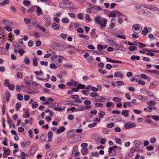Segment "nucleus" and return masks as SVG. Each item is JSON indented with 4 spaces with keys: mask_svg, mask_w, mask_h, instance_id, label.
<instances>
[{
    "mask_svg": "<svg viewBox=\"0 0 159 159\" xmlns=\"http://www.w3.org/2000/svg\"><path fill=\"white\" fill-rule=\"evenodd\" d=\"M95 22L99 25L102 29H104L106 25L107 20L105 18H102L101 16H98L94 18Z\"/></svg>",
    "mask_w": 159,
    "mask_h": 159,
    "instance_id": "obj_1",
    "label": "nucleus"
},
{
    "mask_svg": "<svg viewBox=\"0 0 159 159\" xmlns=\"http://www.w3.org/2000/svg\"><path fill=\"white\" fill-rule=\"evenodd\" d=\"M134 30L133 31L136 34L139 33L141 30L142 28L141 25L138 24H135L133 25Z\"/></svg>",
    "mask_w": 159,
    "mask_h": 159,
    "instance_id": "obj_2",
    "label": "nucleus"
},
{
    "mask_svg": "<svg viewBox=\"0 0 159 159\" xmlns=\"http://www.w3.org/2000/svg\"><path fill=\"white\" fill-rule=\"evenodd\" d=\"M69 0H63V2H61L59 5V7L61 8H66L68 4Z\"/></svg>",
    "mask_w": 159,
    "mask_h": 159,
    "instance_id": "obj_3",
    "label": "nucleus"
},
{
    "mask_svg": "<svg viewBox=\"0 0 159 159\" xmlns=\"http://www.w3.org/2000/svg\"><path fill=\"white\" fill-rule=\"evenodd\" d=\"M108 152L111 156H115L116 154V150L111 147H110L109 148Z\"/></svg>",
    "mask_w": 159,
    "mask_h": 159,
    "instance_id": "obj_4",
    "label": "nucleus"
},
{
    "mask_svg": "<svg viewBox=\"0 0 159 159\" xmlns=\"http://www.w3.org/2000/svg\"><path fill=\"white\" fill-rule=\"evenodd\" d=\"M145 92L148 94V95L149 97L153 98L154 100H156V101H159V100L155 96L154 93L153 92H149L148 91H146Z\"/></svg>",
    "mask_w": 159,
    "mask_h": 159,
    "instance_id": "obj_5",
    "label": "nucleus"
},
{
    "mask_svg": "<svg viewBox=\"0 0 159 159\" xmlns=\"http://www.w3.org/2000/svg\"><path fill=\"white\" fill-rule=\"evenodd\" d=\"M135 126V124L134 123H132L130 124L129 123H127L125 124V129H127L134 127Z\"/></svg>",
    "mask_w": 159,
    "mask_h": 159,
    "instance_id": "obj_6",
    "label": "nucleus"
},
{
    "mask_svg": "<svg viewBox=\"0 0 159 159\" xmlns=\"http://www.w3.org/2000/svg\"><path fill=\"white\" fill-rule=\"evenodd\" d=\"M155 100H151L148 102L147 104L150 107L154 106L157 104Z\"/></svg>",
    "mask_w": 159,
    "mask_h": 159,
    "instance_id": "obj_7",
    "label": "nucleus"
},
{
    "mask_svg": "<svg viewBox=\"0 0 159 159\" xmlns=\"http://www.w3.org/2000/svg\"><path fill=\"white\" fill-rule=\"evenodd\" d=\"M46 22L45 24L46 27H48L50 26L51 24V20L50 17H46L45 18Z\"/></svg>",
    "mask_w": 159,
    "mask_h": 159,
    "instance_id": "obj_8",
    "label": "nucleus"
},
{
    "mask_svg": "<svg viewBox=\"0 0 159 159\" xmlns=\"http://www.w3.org/2000/svg\"><path fill=\"white\" fill-rule=\"evenodd\" d=\"M114 75L115 77H119L122 78L123 75L121 72L118 71L115 73Z\"/></svg>",
    "mask_w": 159,
    "mask_h": 159,
    "instance_id": "obj_9",
    "label": "nucleus"
},
{
    "mask_svg": "<svg viewBox=\"0 0 159 159\" xmlns=\"http://www.w3.org/2000/svg\"><path fill=\"white\" fill-rule=\"evenodd\" d=\"M156 107H154L152 108L150 107H149L145 108L144 109V111L146 112H151L152 111V109L155 110L156 109Z\"/></svg>",
    "mask_w": 159,
    "mask_h": 159,
    "instance_id": "obj_10",
    "label": "nucleus"
},
{
    "mask_svg": "<svg viewBox=\"0 0 159 159\" xmlns=\"http://www.w3.org/2000/svg\"><path fill=\"white\" fill-rule=\"evenodd\" d=\"M65 129V128L63 126H61L57 130V133H60L63 132Z\"/></svg>",
    "mask_w": 159,
    "mask_h": 159,
    "instance_id": "obj_11",
    "label": "nucleus"
},
{
    "mask_svg": "<svg viewBox=\"0 0 159 159\" xmlns=\"http://www.w3.org/2000/svg\"><path fill=\"white\" fill-rule=\"evenodd\" d=\"M37 11V15L39 16L41 15L42 13V11L40 7H38Z\"/></svg>",
    "mask_w": 159,
    "mask_h": 159,
    "instance_id": "obj_12",
    "label": "nucleus"
},
{
    "mask_svg": "<svg viewBox=\"0 0 159 159\" xmlns=\"http://www.w3.org/2000/svg\"><path fill=\"white\" fill-rule=\"evenodd\" d=\"M66 107H64L63 108H60L58 107H54V109L56 111H61L65 110Z\"/></svg>",
    "mask_w": 159,
    "mask_h": 159,
    "instance_id": "obj_13",
    "label": "nucleus"
},
{
    "mask_svg": "<svg viewBox=\"0 0 159 159\" xmlns=\"http://www.w3.org/2000/svg\"><path fill=\"white\" fill-rule=\"evenodd\" d=\"M53 134L52 132L51 131H49L48 132V141H50L51 140L52 138Z\"/></svg>",
    "mask_w": 159,
    "mask_h": 159,
    "instance_id": "obj_14",
    "label": "nucleus"
},
{
    "mask_svg": "<svg viewBox=\"0 0 159 159\" xmlns=\"http://www.w3.org/2000/svg\"><path fill=\"white\" fill-rule=\"evenodd\" d=\"M88 149L86 148H83L81 149V152L82 154L84 155H86L88 153Z\"/></svg>",
    "mask_w": 159,
    "mask_h": 159,
    "instance_id": "obj_15",
    "label": "nucleus"
},
{
    "mask_svg": "<svg viewBox=\"0 0 159 159\" xmlns=\"http://www.w3.org/2000/svg\"><path fill=\"white\" fill-rule=\"evenodd\" d=\"M52 27L55 30H58L59 29V27L58 25L55 23L52 24Z\"/></svg>",
    "mask_w": 159,
    "mask_h": 159,
    "instance_id": "obj_16",
    "label": "nucleus"
},
{
    "mask_svg": "<svg viewBox=\"0 0 159 159\" xmlns=\"http://www.w3.org/2000/svg\"><path fill=\"white\" fill-rule=\"evenodd\" d=\"M129 110H124L122 111V114L125 117H127L129 115Z\"/></svg>",
    "mask_w": 159,
    "mask_h": 159,
    "instance_id": "obj_17",
    "label": "nucleus"
},
{
    "mask_svg": "<svg viewBox=\"0 0 159 159\" xmlns=\"http://www.w3.org/2000/svg\"><path fill=\"white\" fill-rule=\"evenodd\" d=\"M148 32V28L147 27L144 28V29L142 31V34H143L144 36H145L147 35Z\"/></svg>",
    "mask_w": 159,
    "mask_h": 159,
    "instance_id": "obj_18",
    "label": "nucleus"
},
{
    "mask_svg": "<svg viewBox=\"0 0 159 159\" xmlns=\"http://www.w3.org/2000/svg\"><path fill=\"white\" fill-rule=\"evenodd\" d=\"M113 100L116 102H120L121 101V99L119 97H115L113 98Z\"/></svg>",
    "mask_w": 159,
    "mask_h": 159,
    "instance_id": "obj_19",
    "label": "nucleus"
},
{
    "mask_svg": "<svg viewBox=\"0 0 159 159\" xmlns=\"http://www.w3.org/2000/svg\"><path fill=\"white\" fill-rule=\"evenodd\" d=\"M131 59L133 60H138L140 59V57L139 56L133 55L131 57Z\"/></svg>",
    "mask_w": 159,
    "mask_h": 159,
    "instance_id": "obj_20",
    "label": "nucleus"
},
{
    "mask_svg": "<svg viewBox=\"0 0 159 159\" xmlns=\"http://www.w3.org/2000/svg\"><path fill=\"white\" fill-rule=\"evenodd\" d=\"M129 50L131 51H134L137 50V47L135 46H130L129 48Z\"/></svg>",
    "mask_w": 159,
    "mask_h": 159,
    "instance_id": "obj_21",
    "label": "nucleus"
},
{
    "mask_svg": "<svg viewBox=\"0 0 159 159\" xmlns=\"http://www.w3.org/2000/svg\"><path fill=\"white\" fill-rule=\"evenodd\" d=\"M85 18L86 21H88L89 22H90L92 20L91 18H90V16L89 14H86L85 15Z\"/></svg>",
    "mask_w": 159,
    "mask_h": 159,
    "instance_id": "obj_22",
    "label": "nucleus"
},
{
    "mask_svg": "<svg viewBox=\"0 0 159 159\" xmlns=\"http://www.w3.org/2000/svg\"><path fill=\"white\" fill-rule=\"evenodd\" d=\"M6 97L5 98L7 101L8 102L9 101V98L11 96L10 93L8 92L6 93H5Z\"/></svg>",
    "mask_w": 159,
    "mask_h": 159,
    "instance_id": "obj_23",
    "label": "nucleus"
},
{
    "mask_svg": "<svg viewBox=\"0 0 159 159\" xmlns=\"http://www.w3.org/2000/svg\"><path fill=\"white\" fill-rule=\"evenodd\" d=\"M105 114H106L104 112L101 111L99 113L98 116L100 118H102L105 115Z\"/></svg>",
    "mask_w": 159,
    "mask_h": 159,
    "instance_id": "obj_24",
    "label": "nucleus"
},
{
    "mask_svg": "<svg viewBox=\"0 0 159 159\" xmlns=\"http://www.w3.org/2000/svg\"><path fill=\"white\" fill-rule=\"evenodd\" d=\"M21 106V103L19 102L16 103V109L17 111H18Z\"/></svg>",
    "mask_w": 159,
    "mask_h": 159,
    "instance_id": "obj_25",
    "label": "nucleus"
},
{
    "mask_svg": "<svg viewBox=\"0 0 159 159\" xmlns=\"http://www.w3.org/2000/svg\"><path fill=\"white\" fill-rule=\"evenodd\" d=\"M38 28L44 32H45L46 31L45 28L43 26L40 25H38Z\"/></svg>",
    "mask_w": 159,
    "mask_h": 159,
    "instance_id": "obj_26",
    "label": "nucleus"
},
{
    "mask_svg": "<svg viewBox=\"0 0 159 159\" xmlns=\"http://www.w3.org/2000/svg\"><path fill=\"white\" fill-rule=\"evenodd\" d=\"M92 7L97 11H102V8L98 6H94L93 7Z\"/></svg>",
    "mask_w": 159,
    "mask_h": 159,
    "instance_id": "obj_27",
    "label": "nucleus"
},
{
    "mask_svg": "<svg viewBox=\"0 0 159 159\" xmlns=\"http://www.w3.org/2000/svg\"><path fill=\"white\" fill-rule=\"evenodd\" d=\"M85 87V85L82 84H78L77 86V87L79 89H84Z\"/></svg>",
    "mask_w": 159,
    "mask_h": 159,
    "instance_id": "obj_28",
    "label": "nucleus"
},
{
    "mask_svg": "<svg viewBox=\"0 0 159 159\" xmlns=\"http://www.w3.org/2000/svg\"><path fill=\"white\" fill-rule=\"evenodd\" d=\"M17 98L19 100H22L23 99L22 95L20 93H18L17 94Z\"/></svg>",
    "mask_w": 159,
    "mask_h": 159,
    "instance_id": "obj_29",
    "label": "nucleus"
},
{
    "mask_svg": "<svg viewBox=\"0 0 159 159\" xmlns=\"http://www.w3.org/2000/svg\"><path fill=\"white\" fill-rule=\"evenodd\" d=\"M38 58L33 59V63L34 66H37L38 65Z\"/></svg>",
    "mask_w": 159,
    "mask_h": 159,
    "instance_id": "obj_30",
    "label": "nucleus"
},
{
    "mask_svg": "<svg viewBox=\"0 0 159 159\" xmlns=\"http://www.w3.org/2000/svg\"><path fill=\"white\" fill-rule=\"evenodd\" d=\"M61 21L63 23H68L69 20V19L67 18H64L62 19Z\"/></svg>",
    "mask_w": 159,
    "mask_h": 159,
    "instance_id": "obj_31",
    "label": "nucleus"
},
{
    "mask_svg": "<svg viewBox=\"0 0 159 159\" xmlns=\"http://www.w3.org/2000/svg\"><path fill=\"white\" fill-rule=\"evenodd\" d=\"M7 87H8L9 89L11 90H13L15 88V86L13 84H10Z\"/></svg>",
    "mask_w": 159,
    "mask_h": 159,
    "instance_id": "obj_32",
    "label": "nucleus"
},
{
    "mask_svg": "<svg viewBox=\"0 0 159 159\" xmlns=\"http://www.w3.org/2000/svg\"><path fill=\"white\" fill-rule=\"evenodd\" d=\"M116 142L120 145L121 144L122 142L121 139L119 138H115Z\"/></svg>",
    "mask_w": 159,
    "mask_h": 159,
    "instance_id": "obj_33",
    "label": "nucleus"
},
{
    "mask_svg": "<svg viewBox=\"0 0 159 159\" xmlns=\"http://www.w3.org/2000/svg\"><path fill=\"white\" fill-rule=\"evenodd\" d=\"M102 131L104 134H107L110 131L107 128H104L102 129Z\"/></svg>",
    "mask_w": 159,
    "mask_h": 159,
    "instance_id": "obj_34",
    "label": "nucleus"
},
{
    "mask_svg": "<svg viewBox=\"0 0 159 159\" xmlns=\"http://www.w3.org/2000/svg\"><path fill=\"white\" fill-rule=\"evenodd\" d=\"M98 50L99 51H102L103 49V46L100 44H98L97 46Z\"/></svg>",
    "mask_w": 159,
    "mask_h": 159,
    "instance_id": "obj_35",
    "label": "nucleus"
},
{
    "mask_svg": "<svg viewBox=\"0 0 159 159\" xmlns=\"http://www.w3.org/2000/svg\"><path fill=\"white\" fill-rule=\"evenodd\" d=\"M90 95L93 97H96L98 95V94L95 93H90Z\"/></svg>",
    "mask_w": 159,
    "mask_h": 159,
    "instance_id": "obj_36",
    "label": "nucleus"
},
{
    "mask_svg": "<svg viewBox=\"0 0 159 159\" xmlns=\"http://www.w3.org/2000/svg\"><path fill=\"white\" fill-rule=\"evenodd\" d=\"M24 21L25 23L27 24H29L31 22V20L30 19H27L26 18H24Z\"/></svg>",
    "mask_w": 159,
    "mask_h": 159,
    "instance_id": "obj_37",
    "label": "nucleus"
},
{
    "mask_svg": "<svg viewBox=\"0 0 159 159\" xmlns=\"http://www.w3.org/2000/svg\"><path fill=\"white\" fill-rule=\"evenodd\" d=\"M97 122H95L91 124H89L88 125V126L89 128H91L92 127H95L96 126Z\"/></svg>",
    "mask_w": 159,
    "mask_h": 159,
    "instance_id": "obj_38",
    "label": "nucleus"
},
{
    "mask_svg": "<svg viewBox=\"0 0 159 159\" xmlns=\"http://www.w3.org/2000/svg\"><path fill=\"white\" fill-rule=\"evenodd\" d=\"M9 3V0H5L1 3V6H4L8 4Z\"/></svg>",
    "mask_w": 159,
    "mask_h": 159,
    "instance_id": "obj_39",
    "label": "nucleus"
},
{
    "mask_svg": "<svg viewBox=\"0 0 159 159\" xmlns=\"http://www.w3.org/2000/svg\"><path fill=\"white\" fill-rule=\"evenodd\" d=\"M151 117L155 120L158 121L159 120V117L158 116H152Z\"/></svg>",
    "mask_w": 159,
    "mask_h": 159,
    "instance_id": "obj_40",
    "label": "nucleus"
},
{
    "mask_svg": "<svg viewBox=\"0 0 159 159\" xmlns=\"http://www.w3.org/2000/svg\"><path fill=\"white\" fill-rule=\"evenodd\" d=\"M38 106V103L36 102H34L32 105V107L33 108H35Z\"/></svg>",
    "mask_w": 159,
    "mask_h": 159,
    "instance_id": "obj_41",
    "label": "nucleus"
},
{
    "mask_svg": "<svg viewBox=\"0 0 159 159\" xmlns=\"http://www.w3.org/2000/svg\"><path fill=\"white\" fill-rule=\"evenodd\" d=\"M117 38L123 39H126V37L125 36L122 35L118 34L116 36Z\"/></svg>",
    "mask_w": 159,
    "mask_h": 159,
    "instance_id": "obj_42",
    "label": "nucleus"
},
{
    "mask_svg": "<svg viewBox=\"0 0 159 159\" xmlns=\"http://www.w3.org/2000/svg\"><path fill=\"white\" fill-rule=\"evenodd\" d=\"M5 29L8 31H11L12 30V29L11 26H6L5 27Z\"/></svg>",
    "mask_w": 159,
    "mask_h": 159,
    "instance_id": "obj_43",
    "label": "nucleus"
},
{
    "mask_svg": "<svg viewBox=\"0 0 159 159\" xmlns=\"http://www.w3.org/2000/svg\"><path fill=\"white\" fill-rule=\"evenodd\" d=\"M30 60L29 59L28 57H25L24 59V62L26 64H29L30 63Z\"/></svg>",
    "mask_w": 159,
    "mask_h": 159,
    "instance_id": "obj_44",
    "label": "nucleus"
},
{
    "mask_svg": "<svg viewBox=\"0 0 159 159\" xmlns=\"http://www.w3.org/2000/svg\"><path fill=\"white\" fill-rule=\"evenodd\" d=\"M17 76L18 78L21 79L23 77V74L21 72H18L17 73Z\"/></svg>",
    "mask_w": 159,
    "mask_h": 159,
    "instance_id": "obj_45",
    "label": "nucleus"
},
{
    "mask_svg": "<svg viewBox=\"0 0 159 159\" xmlns=\"http://www.w3.org/2000/svg\"><path fill=\"white\" fill-rule=\"evenodd\" d=\"M114 124L113 123H111L107 124V126L108 128H111L113 127L114 126Z\"/></svg>",
    "mask_w": 159,
    "mask_h": 159,
    "instance_id": "obj_46",
    "label": "nucleus"
},
{
    "mask_svg": "<svg viewBox=\"0 0 159 159\" xmlns=\"http://www.w3.org/2000/svg\"><path fill=\"white\" fill-rule=\"evenodd\" d=\"M4 153L6 154L7 155H9L10 152V150L9 149H6L5 148H4Z\"/></svg>",
    "mask_w": 159,
    "mask_h": 159,
    "instance_id": "obj_47",
    "label": "nucleus"
},
{
    "mask_svg": "<svg viewBox=\"0 0 159 159\" xmlns=\"http://www.w3.org/2000/svg\"><path fill=\"white\" fill-rule=\"evenodd\" d=\"M82 93L84 95H88L89 93V91L86 90H82Z\"/></svg>",
    "mask_w": 159,
    "mask_h": 159,
    "instance_id": "obj_48",
    "label": "nucleus"
},
{
    "mask_svg": "<svg viewBox=\"0 0 159 159\" xmlns=\"http://www.w3.org/2000/svg\"><path fill=\"white\" fill-rule=\"evenodd\" d=\"M79 36L80 37L84 38L86 40H88L89 39V36L81 34Z\"/></svg>",
    "mask_w": 159,
    "mask_h": 159,
    "instance_id": "obj_49",
    "label": "nucleus"
},
{
    "mask_svg": "<svg viewBox=\"0 0 159 159\" xmlns=\"http://www.w3.org/2000/svg\"><path fill=\"white\" fill-rule=\"evenodd\" d=\"M109 14L110 17H115L116 16V13L113 11L110 12Z\"/></svg>",
    "mask_w": 159,
    "mask_h": 159,
    "instance_id": "obj_50",
    "label": "nucleus"
},
{
    "mask_svg": "<svg viewBox=\"0 0 159 159\" xmlns=\"http://www.w3.org/2000/svg\"><path fill=\"white\" fill-rule=\"evenodd\" d=\"M95 106L96 107H103V104L101 103H96L95 104Z\"/></svg>",
    "mask_w": 159,
    "mask_h": 159,
    "instance_id": "obj_51",
    "label": "nucleus"
},
{
    "mask_svg": "<svg viewBox=\"0 0 159 159\" xmlns=\"http://www.w3.org/2000/svg\"><path fill=\"white\" fill-rule=\"evenodd\" d=\"M61 38H62L63 39H65L67 36V35L66 34H65L62 33L61 34Z\"/></svg>",
    "mask_w": 159,
    "mask_h": 159,
    "instance_id": "obj_52",
    "label": "nucleus"
},
{
    "mask_svg": "<svg viewBox=\"0 0 159 159\" xmlns=\"http://www.w3.org/2000/svg\"><path fill=\"white\" fill-rule=\"evenodd\" d=\"M8 141V140L6 138H4V141L3 142V143L4 145L6 146H7L8 145V144L7 142Z\"/></svg>",
    "mask_w": 159,
    "mask_h": 159,
    "instance_id": "obj_53",
    "label": "nucleus"
},
{
    "mask_svg": "<svg viewBox=\"0 0 159 159\" xmlns=\"http://www.w3.org/2000/svg\"><path fill=\"white\" fill-rule=\"evenodd\" d=\"M106 141V139L104 138H102L100 139V143L102 144H104L105 143Z\"/></svg>",
    "mask_w": 159,
    "mask_h": 159,
    "instance_id": "obj_54",
    "label": "nucleus"
},
{
    "mask_svg": "<svg viewBox=\"0 0 159 159\" xmlns=\"http://www.w3.org/2000/svg\"><path fill=\"white\" fill-rule=\"evenodd\" d=\"M116 83L119 86L122 85L124 84V83L122 81H117L116 82Z\"/></svg>",
    "mask_w": 159,
    "mask_h": 159,
    "instance_id": "obj_55",
    "label": "nucleus"
},
{
    "mask_svg": "<svg viewBox=\"0 0 159 159\" xmlns=\"http://www.w3.org/2000/svg\"><path fill=\"white\" fill-rule=\"evenodd\" d=\"M50 67L52 69H56L57 67V66L54 63L51 64L50 65Z\"/></svg>",
    "mask_w": 159,
    "mask_h": 159,
    "instance_id": "obj_56",
    "label": "nucleus"
},
{
    "mask_svg": "<svg viewBox=\"0 0 159 159\" xmlns=\"http://www.w3.org/2000/svg\"><path fill=\"white\" fill-rule=\"evenodd\" d=\"M71 98L75 99V100L77 98H79V96L77 95H72L70 97Z\"/></svg>",
    "mask_w": 159,
    "mask_h": 159,
    "instance_id": "obj_57",
    "label": "nucleus"
},
{
    "mask_svg": "<svg viewBox=\"0 0 159 159\" xmlns=\"http://www.w3.org/2000/svg\"><path fill=\"white\" fill-rule=\"evenodd\" d=\"M68 7H70V8H71V7H73L74 5H75V4L74 3L72 2H68Z\"/></svg>",
    "mask_w": 159,
    "mask_h": 159,
    "instance_id": "obj_58",
    "label": "nucleus"
},
{
    "mask_svg": "<svg viewBox=\"0 0 159 159\" xmlns=\"http://www.w3.org/2000/svg\"><path fill=\"white\" fill-rule=\"evenodd\" d=\"M30 3V2L29 1L25 0L23 1V4L24 5L27 6L29 5Z\"/></svg>",
    "mask_w": 159,
    "mask_h": 159,
    "instance_id": "obj_59",
    "label": "nucleus"
},
{
    "mask_svg": "<svg viewBox=\"0 0 159 159\" xmlns=\"http://www.w3.org/2000/svg\"><path fill=\"white\" fill-rule=\"evenodd\" d=\"M32 120V119L31 118H29L28 119H26L25 120V122L27 123L28 124L29 123H30L31 122Z\"/></svg>",
    "mask_w": 159,
    "mask_h": 159,
    "instance_id": "obj_60",
    "label": "nucleus"
},
{
    "mask_svg": "<svg viewBox=\"0 0 159 159\" xmlns=\"http://www.w3.org/2000/svg\"><path fill=\"white\" fill-rule=\"evenodd\" d=\"M98 71L103 74H106L107 73V72L106 70H103L101 69L98 70Z\"/></svg>",
    "mask_w": 159,
    "mask_h": 159,
    "instance_id": "obj_61",
    "label": "nucleus"
},
{
    "mask_svg": "<svg viewBox=\"0 0 159 159\" xmlns=\"http://www.w3.org/2000/svg\"><path fill=\"white\" fill-rule=\"evenodd\" d=\"M84 103L86 105H90L91 102L90 100H85L84 102Z\"/></svg>",
    "mask_w": 159,
    "mask_h": 159,
    "instance_id": "obj_62",
    "label": "nucleus"
},
{
    "mask_svg": "<svg viewBox=\"0 0 159 159\" xmlns=\"http://www.w3.org/2000/svg\"><path fill=\"white\" fill-rule=\"evenodd\" d=\"M125 97L128 100H130L131 98L130 95L129 93H127L126 94Z\"/></svg>",
    "mask_w": 159,
    "mask_h": 159,
    "instance_id": "obj_63",
    "label": "nucleus"
},
{
    "mask_svg": "<svg viewBox=\"0 0 159 159\" xmlns=\"http://www.w3.org/2000/svg\"><path fill=\"white\" fill-rule=\"evenodd\" d=\"M14 33L17 35H19L20 34V30L18 29H16L14 31Z\"/></svg>",
    "mask_w": 159,
    "mask_h": 159,
    "instance_id": "obj_64",
    "label": "nucleus"
}]
</instances>
